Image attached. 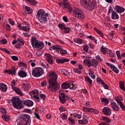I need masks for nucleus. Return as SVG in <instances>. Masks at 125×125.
I'll return each instance as SVG.
<instances>
[{
	"label": "nucleus",
	"instance_id": "nucleus-22",
	"mask_svg": "<svg viewBox=\"0 0 125 125\" xmlns=\"http://www.w3.org/2000/svg\"><path fill=\"white\" fill-rule=\"evenodd\" d=\"M59 73H60V74H62V75H64V76H66V77H69L70 76V72L64 69H61L59 70Z\"/></svg>",
	"mask_w": 125,
	"mask_h": 125
},
{
	"label": "nucleus",
	"instance_id": "nucleus-20",
	"mask_svg": "<svg viewBox=\"0 0 125 125\" xmlns=\"http://www.w3.org/2000/svg\"><path fill=\"white\" fill-rule=\"evenodd\" d=\"M0 90L2 92H6L7 86L3 83H0Z\"/></svg>",
	"mask_w": 125,
	"mask_h": 125
},
{
	"label": "nucleus",
	"instance_id": "nucleus-28",
	"mask_svg": "<svg viewBox=\"0 0 125 125\" xmlns=\"http://www.w3.org/2000/svg\"><path fill=\"white\" fill-rule=\"evenodd\" d=\"M23 122H31L30 120V116L28 114H23Z\"/></svg>",
	"mask_w": 125,
	"mask_h": 125
},
{
	"label": "nucleus",
	"instance_id": "nucleus-61",
	"mask_svg": "<svg viewBox=\"0 0 125 125\" xmlns=\"http://www.w3.org/2000/svg\"><path fill=\"white\" fill-rule=\"evenodd\" d=\"M62 19L64 22H69V20L68 19V17L67 16H64L62 17Z\"/></svg>",
	"mask_w": 125,
	"mask_h": 125
},
{
	"label": "nucleus",
	"instance_id": "nucleus-31",
	"mask_svg": "<svg viewBox=\"0 0 125 125\" xmlns=\"http://www.w3.org/2000/svg\"><path fill=\"white\" fill-rule=\"evenodd\" d=\"M119 86H120L121 89H122V90H123V91H125V84H124V82H123L122 81H120Z\"/></svg>",
	"mask_w": 125,
	"mask_h": 125
},
{
	"label": "nucleus",
	"instance_id": "nucleus-33",
	"mask_svg": "<svg viewBox=\"0 0 125 125\" xmlns=\"http://www.w3.org/2000/svg\"><path fill=\"white\" fill-rule=\"evenodd\" d=\"M91 66H94V67H96L97 65H98V62L95 60V59H92V61L91 62Z\"/></svg>",
	"mask_w": 125,
	"mask_h": 125
},
{
	"label": "nucleus",
	"instance_id": "nucleus-43",
	"mask_svg": "<svg viewBox=\"0 0 125 125\" xmlns=\"http://www.w3.org/2000/svg\"><path fill=\"white\" fill-rule=\"evenodd\" d=\"M102 119L103 120V121H104L105 122H106V123H110L111 122L110 118L106 116H102Z\"/></svg>",
	"mask_w": 125,
	"mask_h": 125
},
{
	"label": "nucleus",
	"instance_id": "nucleus-42",
	"mask_svg": "<svg viewBox=\"0 0 125 125\" xmlns=\"http://www.w3.org/2000/svg\"><path fill=\"white\" fill-rule=\"evenodd\" d=\"M114 34H115V32L111 31V34L107 36L108 39H109L110 41H112V40H113V38H114Z\"/></svg>",
	"mask_w": 125,
	"mask_h": 125
},
{
	"label": "nucleus",
	"instance_id": "nucleus-51",
	"mask_svg": "<svg viewBox=\"0 0 125 125\" xmlns=\"http://www.w3.org/2000/svg\"><path fill=\"white\" fill-rule=\"evenodd\" d=\"M19 67H21V68H24V67L27 66V64H26V63H24V62H21L20 63H19Z\"/></svg>",
	"mask_w": 125,
	"mask_h": 125
},
{
	"label": "nucleus",
	"instance_id": "nucleus-48",
	"mask_svg": "<svg viewBox=\"0 0 125 125\" xmlns=\"http://www.w3.org/2000/svg\"><path fill=\"white\" fill-rule=\"evenodd\" d=\"M64 32L65 33V34H69L70 31H71V28L67 27H65V28L63 29Z\"/></svg>",
	"mask_w": 125,
	"mask_h": 125
},
{
	"label": "nucleus",
	"instance_id": "nucleus-19",
	"mask_svg": "<svg viewBox=\"0 0 125 125\" xmlns=\"http://www.w3.org/2000/svg\"><path fill=\"white\" fill-rule=\"evenodd\" d=\"M24 104L27 106V107H32L34 105V103L31 100H24Z\"/></svg>",
	"mask_w": 125,
	"mask_h": 125
},
{
	"label": "nucleus",
	"instance_id": "nucleus-46",
	"mask_svg": "<svg viewBox=\"0 0 125 125\" xmlns=\"http://www.w3.org/2000/svg\"><path fill=\"white\" fill-rule=\"evenodd\" d=\"M36 62V60H30L29 61L28 63L29 64H30L31 66H32V67H35V66H36V63H35V62Z\"/></svg>",
	"mask_w": 125,
	"mask_h": 125
},
{
	"label": "nucleus",
	"instance_id": "nucleus-58",
	"mask_svg": "<svg viewBox=\"0 0 125 125\" xmlns=\"http://www.w3.org/2000/svg\"><path fill=\"white\" fill-rule=\"evenodd\" d=\"M96 58L97 59L98 61H99L100 62H102V61H103V59L101 58L100 56L97 55L96 56Z\"/></svg>",
	"mask_w": 125,
	"mask_h": 125
},
{
	"label": "nucleus",
	"instance_id": "nucleus-63",
	"mask_svg": "<svg viewBox=\"0 0 125 125\" xmlns=\"http://www.w3.org/2000/svg\"><path fill=\"white\" fill-rule=\"evenodd\" d=\"M11 59H12V60H14V61H18V58L17 56H12L11 57Z\"/></svg>",
	"mask_w": 125,
	"mask_h": 125
},
{
	"label": "nucleus",
	"instance_id": "nucleus-16",
	"mask_svg": "<svg viewBox=\"0 0 125 125\" xmlns=\"http://www.w3.org/2000/svg\"><path fill=\"white\" fill-rule=\"evenodd\" d=\"M111 107L114 111H119L120 110L119 106L114 102H111L110 103Z\"/></svg>",
	"mask_w": 125,
	"mask_h": 125
},
{
	"label": "nucleus",
	"instance_id": "nucleus-3",
	"mask_svg": "<svg viewBox=\"0 0 125 125\" xmlns=\"http://www.w3.org/2000/svg\"><path fill=\"white\" fill-rule=\"evenodd\" d=\"M31 42L33 48H37V49H42L44 46L43 42L37 40V38L35 36L32 37L31 39Z\"/></svg>",
	"mask_w": 125,
	"mask_h": 125
},
{
	"label": "nucleus",
	"instance_id": "nucleus-50",
	"mask_svg": "<svg viewBox=\"0 0 125 125\" xmlns=\"http://www.w3.org/2000/svg\"><path fill=\"white\" fill-rule=\"evenodd\" d=\"M27 1H29L30 4L32 5H35L37 3V1L35 0H26Z\"/></svg>",
	"mask_w": 125,
	"mask_h": 125
},
{
	"label": "nucleus",
	"instance_id": "nucleus-25",
	"mask_svg": "<svg viewBox=\"0 0 125 125\" xmlns=\"http://www.w3.org/2000/svg\"><path fill=\"white\" fill-rule=\"evenodd\" d=\"M13 89L14 91L16 92V93H17V94H19V95H20V96H23V93H22V91L19 88L14 87L13 88Z\"/></svg>",
	"mask_w": 125,
	"mask_h": 125
},
{
	"label": "nucleus",
	"instance_id": "nucleus-27",
	"mask_svg": "<svg viewBox=\"0 0 125 125\" xmlns=\"http://www.w3.org/2000/svg\"><path fill=\"white\" fill-rule=\"evenodd\" d=\"M109 51V50L107 48H105L102 46L101 47V53H103V54H106Z\"/></svg>",
	"mask_w": 125,
	"mask_h": 125
},
{
	"label": "nucleus",
	"instance_id": "nucleus-18",
	"mask_svg": "<svg viewBox=\"0 0 125 125\" xmlns=\"http://www.w3.org/2000/svg\"><path fill=\"white\" fill-rule=\"evenodd\" d=\"M18 75L20 78H26L28 76L27 72L23 70H21L18 72Z\"/></svg>",
	"mask_w": 125,
	"mask_h": 125
},
{
	"label": "nucleus",
	"instance_id": "nucleus-59",
	"mask_svg": "<svg viewBox=\"0 0 125 125\" xmlns=\"http://www.w3.org/2000/svg\"><path fill=\"white\" fill-rule=\"evenodd\" d=\"M31 97H33V98H35V99H36L37 100H40V98L39 97V96H38V94L36 95H32L31 96Z\"/></svg>",
	"mask_w": 125,
	"mask_h": 125
},
{
	"label": "nucleus",
	"instance_id": "nucleus-64",
	"mask_svg": "<svg viewBox=\"0 0 125 125\" xmlns=\"http://www.w3.org/2000/svg\"><path fill=\"white\" fill-rule=\"evenodd\" d=\"M2 51H4V52H6V53H7V54H10V51H8V50L5 48H2Z\"/></svg>",
	"mask_w": 125,
	"mask_h": 125
},
{
	"label": "nucleus",
	"instance_id": "nucleus-21",
	"mask_svg": "<svg viewBox=\"0 0 125 125\" xmlns=\"http://www.w3.org/2000/svg\"><path fill=\"white\" fill-rule=\"evenodd\" d=\"M120 18V16L115 11H112L111 13V19L113 20H117Z\"/></svg>",
	"mask_w": 125,
	"mask_h": 125
},
{
	"label": "nucleus",
	"instance_id": "nucleus-60",
	"mask_svg": "<svg viewBox=\"0 0 125 125\" xmlns=\"http://www.w3.org/2000/svg\"><path fill=\"white\" fill-rule=\"evenodd\" d=\"M61 54H63V55H65V54H67V50H64V49H61Z\"/></svg>",
	"mask_w": 125,
	"mask_h": 125
},
{
	"label": "nucleus",
	"instance_id": "nucleus-53",
	"mask_svg": "<svg viewBox=\"0 0 125 125\" xmlns=\"http://www.w3.org/2000/svg\"><path fill=\"white\" fill-rule=\"evenodd\" d=\"M73 117L76 119H81V118H82V115H81V114L75 113L73 114Z\"/></svg>",
	"mask_w": 125,
	"mask_h": 125
},
{
	"label": "nucleus",
	"instance_id": "nucleus-30",
	"mask_svg": "<svg viewBox=\"0 0 125 125\" xmlns=\"http://www.w3.org/2000/svg\"><path fill=\"white\" fill-rule=\"evenodd\" d=\"M5 73H7L9 75H15V68L13 70H6Z\"/></svg>",
	"mask_w": 125,
	"mask_h": 125
},
{
	"label": "nucleus",
	"instance_id": "nucleus-24",
	"mask_svg": "<svg viewBox=\"0 0 125 125\" xmlns=\"http://www.w3.org/2000/svg\"><path fill=\"white\" fill-rule=\"evenodd\" d=\"M56 61L57 63H64V62H69V61H70V60L66 58H62L57 59Z\"/></svg>",
	"mask_w": 125,
	"mask_h": 125
},
{
	"label": "nucleus",
	"instance_id": "nucleus-29",
	"mask_svg": "<svg viewBox=\"0 0 125 125\" xmlns=\"http://www.w3.org/2000/svg\"><path fill=\"white\" fill-rule=\"evenodd\" d=\"M21 45H24V42L21 41V40H17V43L15 46L16 48H19Z\"/></svg>",
	"mask_w": 125,
	"mask_h": 125
},
{
	"label": "nucleus",
	"instance_id": "nucleus-12",
	"mask_svg": "<svg viewBox=\"0 0 125 125\" xmlns=\"http://www.w3.org/2000/svg\"><path fill=\"white\" fill-rule=\"evenodd\" d=\"M121 101H123V98H122V96H119L118 97L117 99H116V102L118 103V105L120 106L121 108H122V110H125V106L124 104H123V103H122Z\"/></svg>",
	"mask_w": 125,
	"mask_h": 125
},
{
	"label": "nucleus",
	"instance_id": "nucleus-17",
	"mask_svg": "<svg viewBox=\"0 0 125 125\" xmlns=\"http://www.w3.org/2000/svg\"><path fill=\"white\" fill-rule=\"evenodd\" d=\"M107 65L109 66L110 68H111L112 70L114 72V73H116V74H119L120 71L119 69L114 65L109 64V63H106Z\"/></svg>",
	"mask_w": 125,
	"mask_h": 125
},
{
	"label": "nucleus",
	"instance_id": "nucleus-26",
	"mask_svg": "<svg viewBox=\"0 0 125 125\" xmlns=\"http://www.w3.org/2000/svg\"><path fill=\"white\" fill-rule=\"evenodd\" d=\"M77 16L79 19H84V13H83V11H80Z\"/></svg>",
	"mask_w": 125,
	"mask_h": 125
},
{
	"label": "nucleus",
	"instance_id": "nucleus-45",
	"mask_svg": "<svg viewBox=\"0 0 125 125\" xmlns=\"http://www.w3.org/2000/svg\"><path fill=\"white\" fill-rule=\"evenodd\" d=\"M94 30L95 31V32H96V33H97V34L100 35V36H101L102 37L103 36V34L102 32H101V31H100V30H99V29L96 27H94Z\"/></svg>",
	"mask_w": 125,
	"mask_h": 125
},
{
	"label": "nucleus",
	"instance_id": "nucleus-39",
	"mask_svg": "<svg viewBox=\"0 0 125 125\" xmlns=\"http://www.w3.org/2000/svg\"><path fill=\"white\" fill-rule=\"evenodd\" d=\"M2 119L5 122H7L9 121V116L6 115V114H3L2 115Z\"/></svg>",
	"mask_w": 125,
	"mask_h": 125
},
{
	"label": "nucleus",
	"instance_id": "nucleus-10",
	"mask_svg": "<svg viewBox=\"0 0 125 125\" xmlns=\"http://www.w3.org/2000/svg\"><path fill=\"white\" fill-rule=\"evenodd\" d=\"M59 97L61 103L64 104V103L66 102V98H67V96L66 95V94L63 92H60Z\"/></svg>",
	"mask_w": 125,
	"mask_h": 125
},
{
	"label": "nucleus",
	"instance_id": "nucleus-57",
	"mask_svg": "<svg viewBox=\"0 0 125 125\" xmlns=\"http://www.w3.org/2000/svg\"><path fill=\"white\" fill-rule=\"evenodd\" d=\"M60 112H61V113H62V112H64L65 111H66V108H65V107L62 106L60 107V109H59Z\"/></svg>",
	"mask_w": 125,
	"mask_h": 125
},
{
	"label": "nucleus",
	"instance_id": "nucleus-7",
	"mask_svg": "<svg viewBox=\"0 0 125 125\" xmlns=\"http://www.w3.org/2000/svg\"><path fill=\"white\" fill-rule=\"evenodd\" d=\"M23 25H21V24L18 23L17 27H19L20 30H23L25 32H29L30 31V24L27 22L23 21L22 22Z\"/></svg>",
	"mask_w": 125,
	"mask_h": 125
},
{
	"label": "nucleus",
	"instance_id": "nucleus-54",
	"mask_svg": "<svg viewBox=\"0 0 125 125\" xmlns=\"http://www.w3.org/2000/svg\"><path fill=\"white\" fill-rule=\"evenodd\" d=\"M92 2L91 1V5L93 6V9H94L95 6H96V0H92Z\"/></svg>",
	"mask_w": 125,
	"mask_h": 125
},
{
	"label": "nucleus",
	"instance_id": "nucleus-2",
	"mask_svg": "<svg viewBox=\"0 0 125 125\" xmlns=\"http://www.w3.org/2000/svg\"><path fill=\"white\" fill-rule=\"evenodd\" d=\"M48 14L45 13V11L42 9L39 10L36 15V18L38 21L42 24L47 23V16Z\"/></svg>",
	"mask_w": 125,
	"mask_h": 125
},
{
	"label": "nucleus",
	"instance_id": "nucleus-15",
	"mask_svg": "<svg viewBox=\"0 0 125 125\" xmlns=\"http://www.w3.org/2000/svg\"><path fill=\"white\" fill-rule=\"evenodd\" d=\"M50 50H61L62 49V47L59 45L55 44L53 45H52L51 47L49 48Z\"/></svg>",
	"mask_w": 125,
	"mask_h": 125
},
{
	"label": "nucleus",
	"instance_id": "nucleus-38",
	"mask_svg": "<svg viewBox=\"0 0 125 125\" xmlns=\"http://www.w3.org/2000/svg\"><path fill=\"white\" fill-rule=\"evenodd\" d=\"M85 80L86 82H88L89 85H91L92 84V80L89 78L88 76H86L85 77Z\"/></svg>",
	"mask_w": 125,
	"mask_h": 125
},
{
	"label": "nucleus",
	"instance_id": "nucleus-37",
	"mask_svg": "<svg viewBox=\"0 0 125 125\" xmlns=\"http://www.w3.org/2000/svg\"><path fill=\"white\" fill-rule=\"evenodd\" d=\"M37 94H39V91L37 89H35L34 90L30 91L29 93V95H30V96H32V95H35Z\"/></svg>",
	"mask_w": 125,
	"mask_h": 125
},
{
	"label": "nucleus",
	"instance_id": "nucleus-36",
	"mask_svg": "<svg viewBox=\"0 0 125 125\" xmlns=\"http://www.w3.org/2000/svg\"><path fill=\"white\" fill-rule=\"evenodd\" d=\"M78 123H79V124H80V125H85V124H87L88 122L86 119H83L81 120H79Z\"/></svg>",
	"mask_w": 125,
	"mask_h": 125
},
{
	"label": "nucleus",
	"instance_id": "nucleus-5",
	"mask_svg": "<svg viewBox=\"0 0 125 125\" xmlns=\"http://www.w3.org/2000/svg\"><path fill=\"white\" fill-rule=\"evenodd\" d=\"M12 105L15 109H21L22 108V104L20 98L16 97L12 98Z\"/></svg>",
	"mask_w": 125,
	"mask_h": 125
},
{
	"label": "nucleus",
	"instance_id": "nucleus-55",
	"mask_svg": "<svg viewBox=\"0 0 125 125\" xmlns=\"http://www.w3.org/2000/svg\"><path fill=\"white\" fill-rule=\"evenodd\" d=\"M5 29H6L7 31H10L11 30L10 25H9L8 23H6L5 24Z\"/></svg>",
	"mask_w": 125,
	"mask_h": 125
},
{
	"label": "nucleus",
	"instance_id": "nucleus-9",
	"mask_svg": "<svg viewBox=\"0 0 125 125\" xmlns=\"http://www.w3.org/2000/svg\"><path fill=\"white\" fill-rule=\"evenodd\" d=\"M44 58L49 64H50V65H52V64H53V61H52V56L51 54L47 53L45 54Z\"/></svg>",
	"mask_w": 125,
	"mask_h": 125
},
{
	"label": "nucleus",
	"instance_id": "nucleus-6",
	"mask_svg": "<svg viewBox=\"0 0 125 125\" xmlns=\"http://www.w3.org/2000/svg\"><path fill=\"white\" fill-rule=\"evenodd\" d=\"M32 76L35 78H39L43 74V69L42 67H36L32 70Z\"/></svg>",
	"mask_w": 125,
	"mask_h": 125
},
{
	"label": "nucleus",
	"instance_id": "nucleus-41",
	"mask_svg": "<svg viewBox=\"0 0 125 125\" xmlns=\"http://www.w3.org/2000/svg\"><path fill=\"white\" fill-rule=\"evenodd\" d=\"M74 41L76 43H79V44H81V43L83 42V40L80 38H75L74 39Z\"/></svg>",
	"mask_w": 125,
	"mask_h": 125
},
{
	"label": "nucleus",
	"instance_id": "nucleus-1",
	"mask_svg": "<svg viewBox=\"0 0 125 125\" xmlns=\"http://www.w3.org/2000/svg\"><path fill=\"white\" fill-rule=\"evenodd\" d=\"M49 79L48 89L50 92L54 93L60 88V85L57 83V74L55 72H51L49 75Z\"/></svg>",
	"mask_w": 125,
	"mask_h": 125
},
{
	"label": "nucleus",
	"instance_id": "nucleus-14",
	"mask_svg": "<svg viewBox=\"0 0 125 125\" xmlns=\"http://www.w3.org/2000/svg\"><path fill=\"white\" fill-rule=\"evenodd\" d=\"M115 10L116 12H118V13H123V12H125V9L122 6L116 5L115 7Z\"/></svg>",
	"mask_w": 125,
	"mask_h": 125
},
{
	"label": "nucleus",
	"instance_id": "nucleus-56",
	"mask_svg": "<svg viewBox=\"0 0 125 125\" xmlns=\"http://www.w3.org/2000/svg\"><path fill=\"white\" fill-rule=\"evenodd\" d=\"M59 27L61 29V30H64L65 26V25H64L63 24L60 23L59 24Z\"/></svg>",
	"mask_w": 125,
	"mask_h": 125
},
{
	"label": "nucleus",
	"instance_id": "nucleus-44",
	"mask_svg": "<svg viewBox=\"0 0 125 125\" xmlns=\"http://www.w3.org/2000/svg\"><path fill=\"white\" fill-rule=\"evenodd\" d=\"M65 8L66 9H68L69 12H72V10L73 8H72V6H71V5L68 4L67 5H65Z\"/></svg>",
	"mask_w": 125,
	"mask_h": 125
},
{
	"label": "nucleus",
	"instance_id": "nucleus-40",
	"mask_svg": "<svg viewBox=\"0 0 125 125\" xmlns=\"http://www.w3.org/2000/svg\"><path fill=\"white\" fill-rule=\"evenodd\" d=\"M24 8H25L26 11H27V13H28V14H31L32 9L30 7H29L27 6H24Z\"/></svg>",
	"mask_w": 125,
	"mask_h": 125
},
{
	"label": "nucleus",
	"instance_id": "nucleus-32",
	"mask_svg": "<svg viewBox=\"0 0 125 125\" xmlns=\"http://www.w3.org/2000/svg\"><path fill=\"white\" fill-rule=\"evenodd\" d=\"M88 112L90 113H92V114H98L99 111L94 108H89Z\"/></svg>",
	"mask_w": 125,
	"mask_h": 125
},
{
	"label": "nucleus",
	"instance_id": "nucleus-47",
	"mask_svg": "<svg viewBox=\"0 0 125 125\" xmlns=\"http://www.w3.org/2000/svg\"><path fill=\"white\" fill-rule=\"evenodd\" d=\"M83 49L84 50V51H86V52H88V49H89V47L87 44H85L83 45Z\"/></svg>",
	"mask_w": 125,
	"mask_h": 125
},
{
	"label": "nucleus",
	"instance_id": "nucleus-35",
	"mask_svg": "<svg viewBox=\"0 0 125 125\" xmlns=\"http://www.w3.org/2000/svg\"><path fill=\"white\" fill-rule=\"evenodd\" d=\"M80 12L81 10H79V8H74L73 10V13L75 16H77Z\"/></svg>",
	"mask_w": 125,
	"mask_h": 125
},
{
	"label": "nucleus",
	"instance_id": "nucleus-23",
	"mask_svg": "<svg viewBox=\"0 0 125 125\" xmlns=\"http://www.w3.org/2000/svg\"><path fill=\"white\" fill-rule=\"evenodd\" d=\"M101 101L104 106H106V105L109 104V100L106 98H101Z\"/></svg>",
	"mask_w": 125,
	"mask_h": 125
},
{
	"label": "nucleus",
	"instance_id": "nucleus-4",
	"mask_svg": "<svg viewBox=\"0 0 125 125\" xmlns=\"http://www.w3.org/2000/svg\"><path fill=\"white\" fill-rule=\"evenodd\" d=\"M91 3L90 0H80V4L82 6L88 10H93L94 5H91Z\"/></svg>",
	"mask_w": 125,
	"mask_h": 125
},
{
	"label": "nucleus",
	"instance_id": "nucleus-34",
	"mask_svg": "<svg viewBox=\"0 0 125 125\" xmlns=\"http://www.w3.org/2000/svg\"><path fill=\"white\" fill-rule=\"evenodd\" d=\"M68 122L69 125H75V120L73 119V118L69 117Z\"/></svg>",
	"mask_w": 125,
	"mask_h": 125
},
{
	"label": "nucleus",
	"instance_id": "nucleus-11",
	"mask_svg": "<svg viewBox=\"0 0 125 125\" xmlns=\"http://www.w3.org/2000/svg\"><path fill=\"white\" fill-rule=\"evenodd\" d=\"M21 86L24 91H28L31 87V84L27 82H24L22 83Z\"/></svg>",
	"mask_w": 125,
	"mask_h": 125
},
{
	"label": "nucleus",
	"instance_id": "nucleus-52",
	"mask_svg": "<svg viewBox=\"0 0 125 125\" xmlns=\"http://www.w3.org/2000/svg\"><path fill=\"white\" fill-rule=\"evenodd\" d=\"M97 83H98L100 84H102L104 83V81H103V80H102V79L100 78H98L97 79Z\"/></svg>",
	"mask_w": 125,
	"mask_h": 125
},
{
	"label": "nucleus",
	"instance_id": "nucleus-49",
	"mask_svg": "<svg viewBox=\"0 0 125 125\" xmlns=\"http://www.w3.org/2000/svg\"><path fill=\"white\" fill-rule=\"evenodd\" d=\"M60 118H61L62 120H67V116L65 113H62L60 115Z\"/></svg>",
	"mask_w": 125,
	"mask_h": 125
},
{
	"label": "nucleus",
	"instance_id": "nucleus-13",
	"mask_svg": "<svg viewBox=\"0 0 125 125\" xmlns=\"http://www.w3.org/2000/svg\"><path fill=\"white\" fill-rule=\"evenodd\" d=\"M103 113L105 116H110L112 114V110L111 108L108 107H104L103 109Z\"/></svg>",
	"mask_w": 125,
	"mask_h": 125
},
{
	"label": "nucleus",
	"instance_id": "nucleus-62",
	"mask_svg": "<svg viewBox=\"0 0 125 125\" xmlns=\"http://www.w3.org/2000/svg\"><path fill=\"white\" fill-rule=\"evenodd\" d=\"M73 72H74V73H81L80 69L77 68H73Z\"/></svg>",
	"mask_w": 125,
	"mask_h": 125
},
{
	"label": "nucleus",
	"instance_id": "nucleus-8",
	"mask_svg": "<svg viewBox=\"0 0 125 125\" xmlns=\"http://www.w3.org/2000/svg\"><path fill=\"white\" fill-rule=\"evenodd\" d=\"M62 87L64 89L69 88V89H75V86L73 85V83L71 82L67 81L62 84Z\"/></svg>",
	"mask_w": 125,
	"mask_h": 125
}]
</instances>
